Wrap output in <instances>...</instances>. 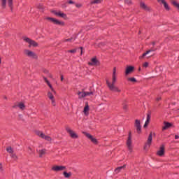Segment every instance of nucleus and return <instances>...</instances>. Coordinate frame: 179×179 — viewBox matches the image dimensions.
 <instances>
[{"label": "nucleus", "mask_w": 179, "mask_h": 179, "mask_svg": "<svg viewBox=\"0 0 179 179\" xmlns=\"http://www.w3.org/2000/svg\"><path fill=\"white\" fill-rule=\"evenodd\" d=\"M101 2H103V0H94L92 1H91V5L93 4H99V3H101Z\"/></svg>", "instance_id": "nucleus-30"}, {"label": "nucleus", "mask_w": 179, "mask_h": 179, "mask_svg": "<svg viewBox=\"0 0 179 179\" xmlns=\"http://www.w3.org/2000/svg\"><path fill=\"white\" fill-rule=\"evenodd\" d=\"M155 42H152V45H155Z\"/></svg>", "instance_id": "nucleus-53"}, {"label": "nucleus", "mask_w": 179, "mask_h": 179, "mask_svg": "<svg viewBox=\"0 0 179 179\" xmlns=\"http://www.w3.org/2000/svg\"><path fill=\"white\" fill-rule=\"evenodd\" d=\"M158 2H159L160 3H162L164 5V8L166 10H170V7L169 6V4L167 3V2H166V0H157Z\"/></svg>", "instance_id": "nucleus-14"}, {"label": "nucleus", "mask_w": 179, "mask_h": 179, "mask_svg": "<svg viewBox=\"0 0 179 179\" xmlns=\"http://www.w3.org/2000/svg\"><path fill=\"white\" fill-rule=\"evenodd\" d=\"M24 41H26V43H28L29 45V48H30L31 47H38V43L36 41H34V40H31L29 38H24Z\"/></svg>", "instance_id": "nucleus-2"}, {"label": "nucleus", "mask_w": 179, "mask_h": 179, "mask_svg": "<svg viewBox=\"0 0 179 179\" xmlns=\"http://www.w3.org/2000/svg\"><path fill=\"white\" fill-rule=\"evenodd\" d=\"M143 68H148V66H149V63L145 62V63L143 64Z\"/></svg>", "instance_id": "nucleus-39"}, {"label": "nucleus", "mask_w": 179, "mask_h": 179, "mask_svg": "<svg viewBox=\"0 0 179 179\" xmlns=\"http://www.w3.org/2000/svg\"><path fill=\"white\" fill-rule=\"evenodd\" d=\"M17 107H19V108H20V110H24L26 106H24V103L20 102L18 103Z\"/></svg>", "instance_id": "nucleus-29"}, {"label": "nucleus", "mask_w": 179, "mask_h": 179, "mask_svg": "<svg viewBox=\"0 0 179 179\" xmlns=\"http://www.w3.org/2000/svg\"><path fill=\"white\" fill-rule=\"evenodd\" d=\"M155 50L151 49L150 50H148L146 52L143 53L142 55V56H140V59H142V58H143L144 57H146V55H148V54H149L150 52H152V51H155Z\"/></svg>", "instance_id": "nucleus-24"}, {"label": "nucleus", "mask_w": 179, "mask_h": 179, "mask_svg": "<svg viewBox=\"0 0 179 179\" xmlns=\"http://www.w3.org/2000/svg\"><path fill=\"white\" fill-rule=\"evenodd\" d=\"M91 61H92V62H89V65L94 66V65H96L97 64V59L92 58Z\"/></svg>", "instance_id": "nucleus-26"}, {"label": "nucleus", "mask_w": 179, "mask_h": 179, "mask_svg": "<svg viewBox=\"0 0 179 179\" xmlns=\"http://www.w3.org/2000/svg\"><path fill=\"white\" fill-rule=\"evenodd\" d=\"M78 99H83L86 97V94L85 93V92H78Z\"/></svg>", "instance_id": "nucleus-23"}, {"label": "nucleus", "mask_w": 179, "mask_h": 179, "mask_svg": "<svg viewBox=\"0 0 179 179\" xmlns=\"http://www.w3.org/2000/svg\"><path fill=\"white\" fill-rule=\"evenodd\" d=\"M44 80H45V83H47V80H47V78H44Z\"/></svg>", "instance_id": "nucleus-52"}, {"label": "nucleus", "mask_w": 179, "mask_h": 179, "mask_svg": "<svg viewBox=\"0 0 179 179\" xmlns=\"http://www.w3.org/2000/svg\"><path fill=\"white\" fill-rule=\"evenodd\" d=\"M66 41H73V38H68L66 40Z\"/></svg>", "instance_id": "nucleus-44"}, {"label": "nucleus", "mask_w": 179, "mask_h": 179, "mask_svg": "<svg viewBox=\"0 0 179 179\" xmlns=\"http://www.w3.org/2000/svg\"><path fill=\"white\" fill-rule=\"evenodd\" d=\"M46 83H47V85H48V86L51 85V83H50V81H48V80H46Z\"/></svg>", "instance_id": "nucleus-47"}, {"label": "nucleus", "mask_w": 179, "mask_h": 179, "mask_svg": "<svg viewBox=\"0 0 179 179\" xmlns=\"http://www.w3.org/2000/svg\"><path fill=\"white\" fill-rule=\"evenodd\" d=\"M158 156H163L164 155V145H161L159 150L157 151Z\"/></svg>", "instance_id": "nucleus-17"}, {"label": "nucleus", "mask_w": 179, "mask_h": 179, "mask_svg": "<svg viewBox=\"0 0 179 179\" xmlns=\"http://www.w3.org/2000/svg\"><path fill=\"white\" fill-rule=\"evenodd\" d=\"M45 152H46L45 149L39 150V152H38L39 157H43V156H44V155H45Z\"/></svg>", "instance_id": "nucleus-27"}, {"label": "nucleus", "mask_w": 179, "mask_h": 179, "mask_svg": "<svg viewBox=\"0 0 179 179\" xmlns=\"http://www.w3.org/2000/svg\"><path fill=\"white\" fill-rule=\"evenodd\" d=\"M127 146L130 153H131L133 147H132V136H131V132H129V137L127 141Z\"/></svg>", "instance_id": "nucleus-3"}, {"label": "nucleus", "mask_w": 179, "mask_h": 179, "mask_svg": "<svg viewBox=\"0 0 179 179\" xmlns=\"http://www.w3.org/2000/svg\"><path fill=\"white\" fill-rule=\"evenodd\" d=\"M164 126L162 127V131H166V129H169L170 127H171V123H169L167 122H164Z\"/></svg>", "instance_id": "nucleus-21"}, {"label": "nucleus", "mask_w": 179, "mask_h": 179, "mask_svg": "<svg viewBox=\"0 0 179 179\" xmlns=\"http://www.w3.org/2000/svg\"><path fill=\"white\" fill-rule=\"evenodd\" d=\"M53 13L56 15V16H59L60 17H62L63 19H66V14L61 12V11H53Z\"/></svg>", "instance_id": "nucleus-12"}, {"label": "nucleus", "mask_w": 179, "mask_h": 179, "mask_svg": "<svg viewBox=\"0 0 179 179\" xmlns=\"http://www.w3.org/2000/svg\"><path fill=\"white\" fill-rule=\"evenodd\" d=\"M6 150H7L8 153H10V155H12V153H13V149L10 146L7 147Z\"/></svg>", "instance_id": "nucleus-31"}, {"label": "nucleus", "mask_w": 179, "mask_h": 179, "mask_svg": "<svg viewBox=\"0 0 179 179\" xmlns=\"http://www.w3.org/2000/svg\"><path fill=\"white\" fill-rule=\"evenodd\" d=\"M117 68L114 67L113 68V74H112V78H117Z\"/></svg>", "instance_id": "nucleus-28"}, {"label": "nucleus", "mask_w": 179, "mask_h": 179, "mask_svg": "<svg viewBox=\"0 0 179 179\" xmlns=\"http://www.w3.org/2000/svg\"><path fill=\"white\" fill-rule=\"evenodd\" d=\"M160 100H162V97H157V101H160Z\"/></svg>", "instance_id": "nucleus-48"}, {"label": "nucleus", "mask_w": 179, "mask_h": 179, "mask_svg": "<svg viewBox=\"0 0 179 179\" xmlns=\"http://www.w3.org/2000/svg\"><path fill=\"white\" fill-rule=\"evenodd\" d=\"M24 54L29 58H32L33 59H37L38 58V56H37L36 52L28 49L24 50Z\"/></svg>", "instance_id": "nucleus-1"}, {"label": "nucleus", "mask_w": 179, "mask_h": 179, "mask_svg": "<svg viewBox=\"0 0 179 179\" xmlns=\"http://www.w3.org/2000/svg\"><path fill=\"white\" fill-rule=\"evenodd\" d=\"M64 176L66 178H69V177H71V173H66V172H64Z\"/></svg>", "instance_id": "nucleus-34"}, {"label": "nucleus", "mask_w": 179, "mask_h": 179, "mask_svg": "<svg viewBox=\"0 0 179 179\" xmlns=\"http://www.w3.org/2000/svg\"><path fill=\"white\" fill-rule=\"evenodd\" d=\"M46 83H47V85H48V86L51 85V83H50V81H48V80H46Z\"/></svg>", "instance_id": "nucleus-46"}, {"label": "nucleus", "mask_w": 179, "mask_h": 179, "mask_svg": "<svg viewBox=\"0 0 179 179\" xmlns=\"http://www.w3.org/2000/svg\"><path fill=\"white\" fill-rule=\"evenodd\" d=\"M76 8H82V4L80 3H76Z\"/></svg>", "instance_id": "nucleus-41"}, {"label": "nucleus", "mask_w": 179, "mask_h": 179, "mask_svg": "<svg viewBox=\"0 0 179 179\" xmlns=\"http://www.w3.org/2000/svg\"><path fill=\"white\" fill-rule=\"evenodd\" d=\"M61 80L62 82V80H64V76H61Z\"/></svg>", "instance_id": "nucleus-51"}, {"label": "nucleus", "mask_w": 179, "mask_h": 179, "mask_svg": "<svg viewBox=\"0 0 179 179\" xmlns=\"http://www.w3.org/2000/svg\"><path fill=\"white\" fill-rule=\"evenodd\" d=\"M0 64H1V58H0Z\"/></svg>", "instance_id": "nucleus-54"}, {"label": "nucleus", "mask_w": 179, "mask_h": 179, "mask_svg": "<svg viewBox=\"0 0 179 179\" xmlns=\"http://www.w3.org/2000/svg\"><path fill=\"white\" fill-rule=\"evenodd\" d=\"M123 108L124 110H127V108H128V106L126 104H123Z\"/></svg>", "instance_id": "nucleus-42"}, {"label": "nucleus", "mask_w": 179, "mask_h": 179, "mask_svg": "<svg viewBox=\"0 0 179 179\" xmlns=\"http://www.w3.org/2000/svg\"><path fill=\"white\" fill-rule=\"evenodd\" d=\"M66 131L68 134H69L71 138H73V139H78V134L75 131H73L72 129L69 128H66Z\"/></svg>", "instance_id": "nucleus-9"}, {"label": "nucleus", "mask_w": 179, "mask_h": 179, "mask_svg": "<svg viewBox=\"0 0 179 179\" xmlns=\"http://www.w3.org/2000/svg\"><path fill=\"white\" fill-rule=\"evenodd\" d=\"M8 5L11 10L13 9V0H7Z\"/></svg>", "instance_id": "nucleus-25"}, {"label": "nucleus", "mask_w": 179, "mask_h": 179, "mask_svg": "<svg viewBox=\"0 0 179 179\" xmlns=\"http://www.w3.org/2000/svg\"><path fill=\"white\" fill-rule=\"evenodd\" d=\"M0 171H3V167L2 166V164L0 163Z\"/></svg>", "instance_id": "nucleus-43"}, {"label": "nucleus", "mask_w": 179, "mask_h": 179, "mask_svg": "<svg viewBox=\"0 0 179 179\" xmlns=\"http://www.w3.org/2000/svg\"><path fill=\"white\" fill-rule=\"evenodd\" d=\"M134 127H136L137 133L141 134V129H142V126H141V120H136L134 123Z\"/></svg>", "instance_id": "nucleus-6"}, {"label": "nucleus", "mask_w": 179, "mask_h": 179, "mask_svg": "<svg viewBox=\"0 0 179 179\" xmlns=\"http://www.w3.org/2000/svg\"><path fill=\"white\" fill-rule=\"evenodd\" d=\"M110 90L112 92H117V93H121V90L118 89L115 85H111V87H109Z\"/></svg>", "instance_id": "nucleus-18"}, {"label": "nucleus", "mask_w": 179, "mask_h": 179, "mask_svg": "<svg viewBox=\"0 0 179 179\" xmlns=\"http://www.w3.org/2000/svg\"><path fill=\"white\" fill-rule=\"evenodd\" d=\"M134 69H135V67L132 66H127L126 68L125 75H129V73H132V72H134Z\"/></svg>", "instance_id": "nucleus-15"}, {"label": "nucleus", "mask_w": 179, "mask_h": 179, "mask_svg": "<svg viewBox=\"0 0 179 179\" xmlns=\"http://www.w3.org/2000/svg\"><path fill=\"white\" fill-rule=\"evenodd\" d=\"M49 87L51 90V91L52 92V93H54V94H55L57 93L55 92V90H54V88L52 87V85H51V84L49 85Z\"/></svg>", "instance_id": "nucleus-36"}, {"label": "nucleus", "mask_w": 179, "mask_h": 179, "mask_svg": "<svg viewBox=\"0 0 179 179\" xmlns=\"http://www.w3.org/2000/svg\"><path fill=\"white\" fill-rule=\"evenodd\" d=\"M48 97L51 101L52 106H53V107H55L57 106V103L55 102V98L54 97V94H52L51 92H48Z\"/></svg>", "instance_id": "nucleus-5"}, {"label": "nucleus", "mask_w": 179, "mask_h": 179, "mask_svg": "<svg viewBox=\"0 0 179 179\" xmlns=\"http://www.w3.org/2000/svg\"><path fill=\"white\" fill-rule=\"evenodd\" d=\"M83 112L85 115L89 114V104L87 103H85Z\"/></svg>", "instance_id": "nucleus-22"}, {"label": "nucleus", "mask_w": 179, "mask_h": 179, "mask_svg": "<svg viewBox=\"0 0 179 179\" xmlns=\"http://www.w3.org/2000/svg\"><path fill=\"white\" fill-rule=\"evenodd\" d=\"M52 170H53V171H62L65 170V166H52Z\"/></svg>", "instance_id": "nucleus-11"}, {"label": "nucleus", "mask_w": 179, "mask_h": 179, "mask_svg": "<svg viewBox=\"0 0 179 179\" xmlns=\"http://www.w3.org/2000/svg\"><path fill=\"white\" fill-rule=\"evenodd\" d=\"M69 3L72 4V3H75L73 2V1L70 0V1H69Z\"/></svg>", "instance_id": "nucleus-45"}, {"label": "nucleus", "mask_w": 179, "mask_h": 179, "mask_svg": "<svg viewBox=\"0 0 179 179\" xmlns=\"http://www.w3.org/2000/svg\"><path fill=\"white\" fill-rule=\"evenodd\" d=\"M48 20H50V22H52V23H54V24H58L59 26H63L64 22L55 19V18H52V17H47L46 18Z\"/></svg>", "instance_id": "nucleus-7"}, {"label": "nucleus", "mask_w": 179, "mask_h": 179, "mask_svg": "<svg viewBox=\"0 0 179 179\" xmlns=\"http://www.w3.org/2000/svg\"><path fill=\"white\" fill-rule=\"evenodd\" d=\"M115 82H117V78L112 77V83H109L108 80H107L106 85L108 87H111V86H115Z\"/></svg>", "instance_id": "nucleus-13"}, {"label": "nucleus", "mask_w": 179, "mask_h": 179, "mask_svg": "<svg viewBox=\"0 0 179 179\" xmlns=\"http://www.w3.org/2000/svg\"><path fill=\"white\" fill-rule=\"evenodd\" d=\"M85 97L87 96H91V94H93V92H85Z\"/></svg>", "instance_id": "nucleus-37"}, {"label": "nucleus", "mask_w": 179, "mask_h": 179, "mask_svg": "<svg viewBox=\"0 0 179 179\" xmlns=\"http://www.w3.org/2000/svg\"><path fill=\"white\" fill-rule=\"evenodd\" d=\"M10 157H12V159H13L14 160H17V156L13 152L10 154Z\"/></svg>", "instance_id": "nucleus-32"}, {"label": "nucleus", "mask_w": 179, "mask_h": 179, "mask_svg": "<svg viewBox=\"0 0 179 179\" xmlns=\"http://www.w3.org/2000/svg\"><path fill=\"white\" fill-rule=\"evenodd\" d=\"M1 5L3 8H6V0H1Z\"/></svg>", "instance_id": "nucleus-33"}, {"label": "nucleus", "mask_w": 179, "mask_h": 179, "mask_svg": "<svg viewBox=\"0 0 179 179\" xmlns=\"http://www.w3.org/2000/svg\"><path fill=\"white\" fill-rule=\"evenodd\" d=\"M149 122H150V114L147 115V119L144 124V128H146L149 125Z\"/></svg>", "instance_id": "nucleus-20"}, {"label": "nucleus", "mask_w": 179, "mask_h": 179, "mask_svg": "<svg viewBox=\"0 0 179 179\" xmlns=\"http://www.w3.org/2000/svg\"><path fill=\"white\" fill-rule=\"evenodd\" d=\"M125 167H127V165H123L122 166H119L117 169H115V174H118V173H120L121 171V170H124L125 169Z\"/></svg>", "instance_id": "nucleus-19"}, {"label": "nucleus", "mask_w": 179, "mask_h": 179, "mask_svg": "<svg viewBox=\"0 0 179 179\" xmlns=\"http://www.w3.org/2000/svg\"><path fill=\"white\" fill-rule=\"evenodd\" d=\"M84 134H85V136H87V138H88V139L91 140V142H92V143H94V145H97V143H99V141H97V139H96V138H94L90 134H89V133H84Z\"/></svg>", "instance_id": "nucleus-8"}, {"label": "nucleus", "mask_w": 179, "mask_h": 179, "mask_svg": "<svg viewBox=\"0 0 179 179\" xmlns=\"http://www.w3.org/2000/svg\"><path fill=\"white\" fill-rule=\"evenodd\" d=\"M69 52H71L72 54H75V52H76V49L69 50Z\"/></svg>", "instance_id": "nucleus-40"}, {"label": "nucleus", "mask_w": 179, "mask_h": 179, "mask_svg": "<svg viewBox=\"0 0 179 179\" xmlns=\"http://www.w3.org/2000/svg\"><path fill=\"white\" fill-rule=\"evenodd\" d=\"M124 3H127V5H131L132 1L131 0H124Z\"/></svg>", "instance_id": "nucleus-35"}, {"label": "nucleus", "mask_w": 179, "mask_h": 179, "mask_svg": "<svg viewBox=\"0 0 179 179\" xmlns=\"http://www.w3.org/2000/svg\"><path fill=\"white\" fill-rule=\"evenodd\" d=\"M152 133H150L148 136L145 148H148H148H150V145L152 144Z\"/></svg>", "instance_id": "nucleus-16"}, {"label": "nucleus", "mask_w": 179, "mask_h": 179, "mask_svg": "<svg viewBox=\"0 0 179 179\" xmlns=\"http://www.w3.org/2000/svg\"><path fill=\"white\" fill-rule=\"evenodd\" d=\"M128 80L130 82H136V79L135 78H128Z\"/></svg>", "instance_id": "nucleus-38"}, {"label": "nucleus", "mask_w": 179, "mask_h": 179, "mask_svg": "<svg viewBox=\"0 0 179 179\" xmlns=\"http://www.w3.org/2000/svg\"><path fill=\"white\" fill-rule=\"evenodd\" d=\"M140 8L143 9V10H145V12H150V7L145 3V2H140Z\"/></svg>", "instance_id": "nucleus-10"}, {"label": "nucleus", "mask_w": 179, "mask_h": 179, "mask_svg": "<svg viewBox=\"0 0 179 179\" xmlns=\"http://www.w3.org/2000/svg\"><path fill=\"white\" fill-rule=\"evenodd\" d=\"M175 139H179V136L178 135H176L175 136Z\"/></svg>", "instance_id": "nucleus-49"}, {"label": "nucleus", "mask_w": 179, "mask_h": 179, "mask_svg": "<svg viewBox=\"0 0 179 179\" xmlns=\"http://www.w3.org/2000/svg\"><path fill=\"white\" fill-rule=\"evenodd\" d=\"M81 50V55L83 54V48H80Z\"/></svg>", "instance_id": "nucleus-50"}, {"label": "nucleus", "mask_w": 179, "mask_h": 179, "mask_svg": "<svg viewBox=\"0 0 179 179\" xmlns=\"http://www.w3.org/2000/svg\"><path fill=\"white\" fill-rule=\"evenodd\" d=\"M36 135L42 138V139H45V141H48V142H51L52 141L51 137H50L49 136H46L42 131H36Z\"/></svg>", "instance_id": "nucleus-4"}]
</instances>
